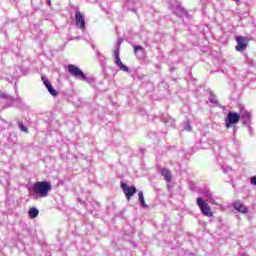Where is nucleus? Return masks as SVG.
I'll return each instance as SVG.
<instances>
[{"instance_id": "f257e3e1", "label": "nucleus", "mask_w": 256, "mask_h": 256, "mask_svg": "<svg viewBox=\"0 0 256 256\" xmlns=\"http://www.w3.org/2000/svg\"><path fill=\"white\" fill-rule=\"evenodd\" d=\"M51 189H52V186H51V182L49 181L36 182L32 186V192L34 193V195H36V197H40V198L47 197Z\"/></svg>"}, {"instance_id": "f03ea898", "label": "nucleus", "mask_w": 256, "mask_h": 256, "mask_svg": "<svg viewBox=\"0 0 256 256\" xmlns=\"http://www.w3.org/2000/svg\"><path fill=\"white\" fill-rule=\"evenodd\" d=\"M242 119H251V114L248 111H245L243 114H239L237 112H228L227 117L225 119L226 129H230L233 125H237L239 121Z\"/></svg>"}, {"instance_id": "7ed1b4c3", "label": "nucleus", "mask_w": 256, "mask_h": 256, "mask_svg": "<svg viewBox=\"0 0 256 256\" xmlns=\"http://www.w3.org/2000/svg\"><path fill=\"white\" fill-rule=\"evenodd\" d=\"M196 203L204 217H213L211 206L203 198H197Z\"/></svg>"}, {"instance_id": "20e7f679", "label": "nucleus", "mask_w": 256, "mask_h": 256, "mask_svg": "<svg viewBox=\"0 0 256 256\" xmlns=\"http://www.w3.org/2000/svg\"><path fill=\"white\" fill-rule=\"evenodd\" d=\"M120 187L127 199V201H131V198L135 193H137V187L135 186H128L127 183L121 182Z\"/></svg>"}, {"instance_id": "39448f33", "label": "nucleus", "mask_w": 256, "mask_h": 256, "mask_svg": "<svg viewBox=\"0 0 256 256\" xmlns=\"http://www.w3.org/2000/svg\"><path fill=\"white\" fill-rule=\"evenodd\" d=\"M68 73L72 75V77L80 78V79H87V75L83 73V70L79 69V67L70 64L68 65Z\"/></svg>"}, {"instance_id": "423d86ee", "label": "nucleus", "mask_w": 256, "mask_h": 256, "mask_svg": "<svg viewBox=\"0 0 256 256\" xmlns=\"http://www.w3.org/2000/svg\"><path fill=\"white\" fill-rule=\"evenodd\" d=\"M236 42L237 45L235 47L236 51L243 52L245 49H247V45L249 43V40L246 37L243 36H236Z\"/></svg>"}, {"instance_id": "0eeeda50", "label": "nucleus", "mask_w": 256, "mask_h": 256, "mask_svg": "<svg viewBox=\"0 0 256 256\" xmlns=\"http://www.w3.org/2000/svg\"><path fill=\"white\" fill-rule=\"evenodd\" d=\"M113 55H114L115 63L117 67H119L120 71H124V73H127L129 71V68L125 64H123V62L121 61V56L119 55V49L113 50Z\"/></svg>"}, {"instance_id": "6e6552de", "label": "nucleus", "mask_w": 256, "mask_h": 256, "mask_svg": "<svg viewBox=\"0 0 256 256\" xmlns=\"http://www.w3.org/2000/svg\"><path fill=\"white\" fill-rule=\"evenodd\" d=\"M113 55H114L115 63L117 67H119L120 71H124V73H127L129 71V68L125 64H123V62L121 61V56L119 55V49L113 50Z\"/></svg>"}, {"instance_id": "1a4fd4ad", "label": "nucleus", "mask_w": 256, "mask_h": 256, "mask_svg": "<svg viewBox=\"0 0 256 256\" xmlns=\"http://www.w3.org/2000/svg\"><path fill=\"white\" fill-rule=\"evenodd\" d=\"M75 23L79 29L85 31V16H83V13H81V11H77L75 13Z\"/></svg>"}, {"instance_id": "9d476101", "label": "nucleus", "mask_w": 256, "mask_h": 256, "mask_svg": "<svg viewBox=\"0 0 256 256\" xmlns=\"http://www.w3.org/2000/svg\"><path fill=\"white\" fill-rule=\"evenodd\" d=\"M159 173L162 175V177H164V179L167 183H171V180L173 179V176H172L171 171L169 169L161 168L159 170Z\"/></svg>"}, {"instance_id": "9b49d317", "label": "nucleus", "mask_w": 256, "mask_h": 256, "mask_svg": "<svg viewBox=\"0 0 256 256\" xmlns=\"http://www.w3.org/2000/svg\"><path fill=\"white\" fill-rule=\"evenodd\" d=\"M233 207L236 211H239L240 213H248V209L246 208L245 205H243V203L236 201L233 203Z\"/></svg>"}, {"instance_id": "f8f14e48", "label": "nucleus", "mask_w": 256, "mask_h": 256, "mask_svg": "<svg viewBox=\"0 0 256 256\" xmlns=\"http://www.w3.org/2000/svg\"><path fill=\"white\" fill-rule=\"evenodd\" d=\"M44 85L46 89L49 91L50 95H52L53 97H57V90L53 89V86L51 85V82H49V80H44Z\"/></svg>"}, {"instance_id": "ddd939ff", "label": "nucleus", "mask_w": 256, "mask_h": 256, "mask_svg": "<svg viewBox=\"0 0 256 256\" xmlns=\"http://www.w3.org/2000/svg\"><path fill=\"white\" fill-rule=\"evenodd\" d=\"M28 215L31 219H35L36 217H39V209L35 208V207H31L28 210Z\"/></svg>"}, {"instance_id": "4468645a", "label": "nucleus", "mask_w": 256, "mask_h": 256, "mask_svg": "<svg viewBox=\"0 0 256 256\" xmlns=\"http://www.w3.org/2000/svg\"><path fill=\"white\" fill-rule=\"evenodd\" d=\"M138 199L142 205V207H147V204H145V197L143 196V192L138 193Z\"/></svg>"}, {"instance_id": "2eb2a0df", "label": "nucleus", "mask_w": 256, "mask_h": 256, "mask_svg": "<svg viewBox=\"0 0 256 256\" xmlns=\"http://www.w3.org/2000/svg\"><path fill=\"white\" fill-rule=\"evenodd\" d=\"M18 127L21 131H23L24 133H29V129H27V127H25V125H23V122H18Z\"/></svg>"}, {"instance_id": "dca6fc26", "label": "nucleus", "mask_w": 256, "mask_h": 256, "mask_svg": "<svg viewBox=\"0 0 256 256\" xmlns=\"http://www.w3.org/2000/svg\"><path fill=\"white\" fill-rule=\"evenodd\" d=\"M137 51H143V46H135L134 53H137Z\"/></svg>"}, {"instance_id": "f3484780", "label": "nucleus", "mask_w": 256, "mask_h": 256, "mask_svg": "<svg viewBox=\"0 0 256 256\" xmlns=\"http://www.w3.org/2000/svg\"><path fill=\"white\" fill-rule=\"evenodd\" d=\"M250 181H251L252 185H256V177L255 176L251 177Z\"/></svg>"}, {"instance_id": "a211bd4d", "label": "nucleus", "mask_w": 256, "mask_h": 256, "mask_svg": "<svg viewBox=\"0 0 256 256\" xmlns=\"http://www.w3.org/2000/svg\"><path fill=\"white\" fill-rule=\"evenodd\" d=\"M41 79H42V81H43V83H45V81H47V79H45V77H41Z\"/></svg>"}]
</instances>
